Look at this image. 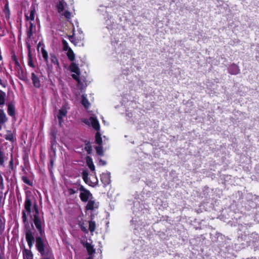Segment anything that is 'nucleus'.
Returning <instances> with one entry per match:
<instances>
[{"label":"nucleus","instance_id":"1","mask_svg":"<svg viewBox=\"0 0 259 259\" xmlns=\"http://www.w3.org/2000/svg\"><path fill=\"white\" fill-rule=\"evenodd\" d=\"M82 121L88 125H91L95 130L97 131H99L100 126L96 117L92 116L89 118L83 119ZM101 136L100 133L97 132L96 134V142L99 146L96 147V150L98 155H102L103 154V151L102 147L101 146L102 140Z\"/></svg>","mask_w":259,"mask_h":259},{"label":"nucleus","instance_id":"2","mask_svg":"<svg viewBox=\"0 0 259 259\" xmlns=\"http://www.w3.org/2000/svg\"><path fill=\"white\" fill-rule=\"evenodd\" d=\"M42 236L36 237L35 246L38 251L41 254L42 256H46L49 255L50 250L48 247V243L45 239L42 238Z\"/></svg>","mask_w":259,"mask_h":259},{"label":"nucleus","instance_id":"3","mask_svg":"<svg viewBox=\"0 0 259 259\" xmlns=\"http://www.w3.org/2000/svg\"><path fill=\"white\" fill-rule=\"evenodd\" d=\"M98 11L100 12L103 16H106L105 17L104 19H105V24L108 29L113 30L117 27L116 23L112 20V18L109 17L107 14V7L101 6Z\"/></svg>","mask_w":259,"mask_h":259},{"label":"nucleus","instance_id":"4","mask_svg":"<svg viewBox=\"0 0 259 259\" xmlns=\"http://www.w3.org/2000/svg\"><path fill=\"white\" fill-rule=\"evenodd\" d=\"M34 211L33 218V222L37 230L39 232L40 235L42 236L44 234V231L42 230L41 228V225L43 222L39 215L38 210L36 205H34Z\"/></svg>","mask_w":259,"mask_h":259},{"label":"nucleus","instance_id":"5","mask_svg":"<svg viewBox=\"0 0 259 259\" xmlns=\"http://www.w3.org/2000/svg\"><path fill=\"white\" fill-rule=\"evenodd\" d=\"M32 205V202L30 197L28 195L26 197V199L24 203V208L22 212V220L24 224H26L28 223L27 216L26 211L28 212V214H30L31 212V207Z\"/></svg>","mask_w":259,"mask_h":259},{"label":"nucleus","instance_id":"6","mask_svg":"<svg viewBox=\"0 0 259 259\" xmlns=\"http://www.w3.org/2000/svg\"><path fill=\"white\" fill-rule=\"evenodd\" d=\"M70 70L72 72L74 73L72 74V78L79 83L80 81L78 76L80 74V71L78 65L74 62L71 63L70 65Z\"/></svg>","mask_w":259,"mask_h":259},{"label":"nucleus","instance_id":"7","mask_svg":"<svg viewBox=\"0 0 259 259\" xmlns=\"http://www.w3.org/2000/svg\"><path fill=\"white\" fill-rule=\"evenodd\" d=\"M69 109L68 107V105L64 104L63 105L60 109L59 110L58 114L57 115V117L59 120V124L61 125L62 123L63 122V117H66L68 109Z\"/></svg>","mask_w":259,"mask_h":259},{"label":"nucleus","instance_id":"8","mask_svg":"<svg viewBox=\"0 0 259 259\" xmlns=\"http://www.w3.org/2000/svg\"><path fill=\"white\" fill-rule=\"evenodd\" d=\"M80 198L83 202L88 201L91 197H92V194L90 192L84 188L83 186H81L80 188Z\"/></svg>","mask_w":259,"mask_h":259},{"label":"nucleus","instance_id":"9","mask_svg":"<svg viewBox=\"0 0 259 259\" xmlns=\"http://www.w3.org/2000/svg\"><path fill=\"white\" fill-rule=\"evenodd\" d=\"M26 240L27 242L28 245L30 249L33 246L34 238L32 233L30 230L27 231L26 233Z\"/></svg>","mask_w":259,"mask_h":259},{"label":"nucleus","instance_id":"10","mask_svg":"<svg viewBox=\"0 0 259 259\" xmlns=\"http://www.w3.org/2000/svg\"><path fill=\"white\" fill-rule=\"evenodd\" d=\"M110 174L107 172L101 175V181L105 186L108 185L110 182Z\"/></svg>","mask_w":259,"mask_h":259},{"label":"nucleus","instance_id":"11","mask_svg":"<svg viewBox=\"0 0 259 259\" xmlns=\"http://www.w3.org/2000/svg\"><path fill=\"white\" fill-rule=\"evenodd\" d=\"M82 186L80 185V184L77 182L74 184L73 187L72 188H70L68 189V192L70 195H73L78 192V191H80V188Z\"/></svg>","mask_w":259,"mask_h":259},{"label":"nucleus","instance_id":"12","mask_svg":"<svg viewBox=\"0 0 259 259\" xmlns=\"http://www.w3.org/2000/svg\"><path fill=\"white\" fill-rule=\"evenodd\" d=\"M50 60L51 63L55 66V68L57 71H59L61 69L58 60L56 56L54 55H51Z\"/></svg>","mask_w":259,"mask_h":259},{"label":"nucleus","instance_id":"13","mask_svg":"<svg viewBox=\"0 0 259 259\" xmlns=\"http://www.w3.org/2000/svg\"><path fill=\"white\" fill-rule=\"evenodd\" d=\"M229 72L233 75H236L240 72L239 67L236 64H232L229 67Z\"/></svg>","mask_w":259,"mask_h":259},{"label":"nucleus","instance_id":"14","mask_svg":"<svg viewBox=\"0 0 259 259\" xmlns=\"http://www.w3.org/2000/svg\"><path fill=\"white\" fill-rule=\"evenodd\" d=\"M98 203H96L94 200L90 199L89 200L88 204L86 206V209L87 210H92L95 208H98Z\"/></svg>","mask_w":259,"mask_h":259},{"label":"nucleus","instance_id":"15","mask_svg":"<svg viewBox=\"0 0 259 259\" xmlns=\"http://www.w3.org/2000/svg\"><path fill=\"white\" fill-rule=\"evenodd\" d=\"M31 79L32 81V83L33 85L37 88H38L40 86V82L39 78L34 73H31Z\"/></svg>","mask_w":259,"mask_h":259},{"label":"nucleus","instance_id":"16","mask_svg":"<svg viewBox=\"0 0 259 259\" xmlns=\"http://www.w3.org/2000/svg\"><path fill=\"white\" fill-rule=\"evenodd\" d=\"M23 259H33V254L32 252L25 248L22 250Z\"/></svg>","mask_w":259,"mask_h":259},{"label":"nucleus","instance_id":"17","mask_svg":"<svg viewBox=\"0 0 259 259\" xmlns=\"http://www.w3.org/2000/svg\"><path fill=\"white\" fill-rule=\"evenodd\" d=\"M35 13V5H32L30 7L29 16L26 15V19L27 20L29 19L31 21L34 20Z\"/></svg>","mask_w":259,"mask_h":259},{"label":"nucleus","instance_id":"18","mask_svg":"<svg viewBox=\"0 0 259 259\" xmlns=\"http://www.w3.org/2000/svg\"><path fill=\"white\" fill-rule=\"evenodd\" d=\"M66 5V3L65 2L59 1L57 4L58 12L60 14H62L64 10L65 6Z\"/></svg>","mask_w":259,"mask_h":259},{"label":"nucleus","instance_id":"19","mask_svg":"<svg viewBox=\"0 0 259 259\" xmlns=\"http://www.w3.org/2000/svg\"><path fill=\"white\" fill-rule=\"evenodd\" d=\"M125 116L126 119L127 121L132 122L134 121V118H135V116H134L133 113L131 110L125 109Z\"/></svg>","mask_w":259,"mask_h":259},{"label":"nucleus","instance_id":"20","mask_svg":"<svg viewBox=\"0 0 259 259\" xmlns=\"http://www.w3.org/2000/svg\"><path fill=\"white\" fill-rule=\"evenodd\" d=\"M86 163L88 167L92 171H94L95 169V167L94 166L93 159L90 156H87L86 157Z\"/></svg>","mask_w":259,"mask_h":259},{"label":"nucleus","instance_id":"21","mask_svg":"<svg viewBox=\"0 0 259 259\" xmlns=\"http://www.w3.org/2000/svg\"><path fill=\"white\" fill-rule=\"evenodd\" d=\"M81 98H82L81 103H82V105L85 108H88L90 106V104L88 100L87 99V95L85 94H83L81 96Z\"/></svg>","mask_w":259,"mask_h":259},{"label":"nucleus","instance_id":"22","mask_svg":"<svg viewBox=\"0 0 259 259\" xmlns=\"http://www.w3.org/2000/svg\"><path fill=\"white\" fill-rule=\"evenodd\" d=\"M88 176V172L87 170H83L82 173V179L87 184L91 185L90 181L89 179Z\"/></svg>","mask_w":259,"mask_h":259},{"label":"nucleus","instance_id":"23","mask_svg":"<svg viewBox=\"0 0 259 259\" xmlns=\"http://www.w3.org/2000/svg\"><path fill=\"white\" fill-rule=\"evenodd\" d=\"M7 120V118L6 114L3 110L0 109V123H4L6 122Z\"/></svg>","mask_w":259,"mask_h":259},{"label":"nucleus","instance_id":"24","mask_svg":"<svg viewBox=\"0 0 259 259\" xmlns=\"http://www.w3.org/2000/svg\"><path fill=\"white\" fill-rule=\"evenodd\" d=\"M68 59L71 61H73L75 58V55L71 49H69L67 53Z\"/></svg>","mask_w":259,"mask_h":259},{"label":"nucleus","instance_id":"25","mask_svg":"<svg viewBox=\"0 0 259 259\" xmlns=\"http://www.w3.org/2000/svg\"><path fill=\"white\" fill-rule=\"evenodd\" d=\"M8 114L11 116H13L15 114V108L14 106L11 104L8 105Z\"/></svg>","mask_w":259,"mask_h":259},{"label":"nucleus","instance_id":"26","mask_svg":"<svg viewBox=\"0 0 259 259\" xmlns=\"http://www.w3.org/2000/svg\"><path fill=\"white\" fill-rule=\"evenodd\" d=\"M6 94L0 90V105H4L5 102Z\"/></svg>","mask_w":259,"mask_h":259},{"label":"nucleus","instance_id":"27","mask_svg":"<svg viewBox=\"0 0 259 259\" xmlns=\"http://www.w3.org/2000/svg\"><path fill=\"white\" fill-rule=\"evenodd\" d=\"M89 230L91 233H93L96 229V223L95 221H91L89 222Z\"/></svg>","mask_w":259,"mask_h":259},{"label":"nucleus","instance_id":"28","mask_svg":"<svg viewBox=\"0 0 259 259\" xmlns=\"http://www.w3.org/2000/svg\"><path fill=\"white\" fill-rule=\"evenodd\" d=\"M85 247L88 250V253L90 254H91L94 252V249L93 248V246L89 243H87L85 244Z\"/></svg>","mask_w":259,"mask_h":259},{"label":"nucleus","instance_id":"29","mask_svg":"<svg viewBox=\"0 0 259 259\" xmlns=\"http://www.w3.org/2000/svg\"><path fill=\"white\" fill-rule=\"evenodd\" d=\"M5 229V220L0 216V234L2 233Z\"/></svg>","mask_w":259,"mask_h":259},{"label":"nucleus","instance_id":"30","mask_svg":"<svg viewBox=\"0 0 259 259\" xmlns=\"http://www.w3.org/2000/svg\"><path fill=\"white\" fill-rule=\"evenodd\" d=\"M33 24L32 23H30V26L27 31V35L28 38H31L32 35V29H33Z\"/></svg>","mask_w":259,"mask_h":259},{"label":"nucleus","instance_id":"31","mask_svg":"<svg viewBox=\"0 0 259 259\" xmlns=\"http://www.w3.org/2000/svg\"><path fill=\"white\" fill-rule=\"evenodd\" d=\"M42 57L45 61L47 63L48 62V52L43 48L41 49Z\"/></svg>","mask_w":259,"mask_h":259},{"label":"nucleus","instance_id":"32","mask_svg":"<svg viewBox=\"0 0 259 259\" xmlns=\"http://www.w3.org/2000/svg\"><path fill=\"white\" fill-rule=\"evenodd\" d=\"M28 65L31 67H32V68L35 67V65H34V63H33L30 52L28 54Z\"/></svg>","mask_w":259,"mask_h":259},{"label":"nucleus","instance_id":"33","mask_svg":"<svg viewBox=\"0 0 259 259\" xmlns=\"http://www.w3.org/2000/svg\"><path fill=\"white\" fill-rule=\"evenodd\" d=\"M22 180L24 183H25L29 186L32 185V183L28 179V178L27 177H25V176L22 177Z\"/></svg>","mask_w":259,"mask_h":259},{"label":"nucleus","instance_id":"34","mask_svg":"<svg viewBox=\"0 0 259 259\" xmlns=\"http://www.w3.org/2000/svg\"><path fill=\"white\" fill-rule=\"evenodd\" d=\"M84 150L88 152V154H90L92 150V148L90 144L88 143L85 145Z\"/></svg>","mask_w":259,"mask_h":259},{"label":"nucleus","instance_id":"35","mask_svg":"<svg viewBox=\"0 0 259 259\" xmlns=\"http://www.w3.org/2000/svg\"><path fill=\"white\" fill-rule=\"evenodd\" d=\"M62 44L63 46L64 50L65 51H68L70 48L68 46V44L67 42L65 40L63 39L62 40Z\"/></svg>","mask_w":259,"mask_h":259},{"label":"nucleus","instance_id":"36","mask_svg":"<svg viewBox=\"0 0 259 259\" xmlns=\"http://www.w3.org/2000/svg\"><path fill=\"white\" fill-rule=\"evenodd\" d=\"M79 226L81 229V230L84 232H88V229H87V228L84 226V225H83V223L81 222H80L79 223Z\"/></svg>","mask_w":259,"mask_h":259},{"label":"nucleus","instance_id":"37","mask_svg":"<svg viewBox=\"0 0 259 259\" xmlns=\"http://www.w3.org/2000/svg\"><path fill=\"white\" fill-rule=\"evenodd\" d=\"M64 17L67 19H70L71 18V13L68 11H65L63 13Z\"/></svg>","mask_w":259,"mask_h":259},{"label":"nucleus","instance_id":"38","mask_svg":"<svg viewBox=\"0 0 259 259\" xmlns=\"http://www.w3.org/2000/svg\"><path fill=\"white\" fill-rule=\"evenodd\" d=\"M69 40L70 41L73 42L75 45H77L78 41L75 39L73 35L69 36Z\"/></svg>","mask_w":259,"mask_h":259},{"label":"nucleus","instance_id":"39","mask_svg":"<svg viewBox=\"0 0 259 259\" xmlns=\"http://www.w3.org/2000/svg\"><path fill=\"white\" fill-rule=\"evenodd\" d=\"M99 163L100 165H105L106 164V161H105L104 160H103L101 159H100L99 160Z\"/></svg>","mask_w":259,"mask_h":259},{"label":"nucleus","instance_id":"40","mask_svg":"<svg viewBox=\"0 0 259 259\" xmlns=\"http://www.w3.org/2000/svg\"><path fill=\"white\" fill-rule=\"evenodd\" d=\"M6 139L7 140L12 141L13 139V137L12 135H9L8 136H7V137H6Z\"/></svg>","mask_w":259,"mask_h":259},{"label":"nucleus","instance_id":"41","mask_svg":"<svg viewBox=\"0 0 259 259\" xmlns=\"http://www.w3.org/2000/svg\"><path fill=\"white\" fill-rule=\"evenodd\" d=\"M81 36L80 37V40L83 38V35L82 34V32L81 33Z\"/></svg>","mask_w":259,"mask_h":259},{"label":"nucleus","instance_id":"42","mask_svg":"<svg viewBox=\"0 0 259 259\" xmlns=\"http://www.w3.org/2000/svg\"><path fill=\"white\" fill-rule=\"evenodd\" d=\"M133 104V103L131 101V102H128V105H132V104Z\"/></svg>","mask_w":259,"mask_h":259},{"label":"nucleus","instance_id":"43","mask_svg":"<svg viewBox=\"0 0 259 259\" xmlns=\"http://www.w3.org/2000/svg\"><path fill=\"white\" fill-rule=\"evenodd\" d=\"M2 80L0 78V84H2Z\"/></svg>","mask_w":259,"mask_h":259},{"label":"nucleus","instance_id":"44","mask_svg":"<svg viewBox=\"0 0 259 259\" xmlns=\"http://www.w3.org/2000/svg\"><path fill=\"white\" fill-rule=\"evenodd\" d=\"M2 60V57L1 55H0V61H1Z\"/></svg>","mask_w":259,"mask_h":259},{"label":"nucleus","instance_id":"45","mask_svg":"<svg viewBox=\"0 0 259 259\" xmlns=\"http://www.w3.org/2000/svg\"><path fill=\"white\" fill-rule=\"evenodd\" d=\"M16 64H18V62L17 61H16Z\"/></svg>","mask_w":259,"mask_h":259},{"label":"nucleus","instance_id":"46","mask_svg":"<svg viewBox=\"0 0 259 259\" xmlns=\"http://www.w3.org/2000/svg\"><path fill=\"white\" fill-rule=\"evenodd\" d=\"M59 1L64 2V0H59Z\"/></svg>","mask_w":259,"mask_h":259},{"label":"nucleus","instance_id":"47","mask_svg":"<svg viewBox=\"0 0 259 259\" xmlns=\"http://www.w3.org/2000/svg\"><path fill=\"white\" fill-rule=\"evenodd\" d=\"M88 259H92L91 257H89Z\"/></svg>","mask_w":259,"mask_h":259},{"label":"nucleus","instance_id":"48","mask_svg":"<svg viewBox=\"0 0 259 259\" xmlns=\"http://www.w3.org/2000/svg\"><path fill=\"white\" fill-rule=\"evenodd\" d=\"M0 259H3V258L0 257Z\"/></svg>","mask_w":259,"mask_h":259}]
</instances>
